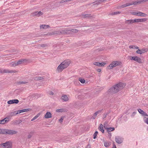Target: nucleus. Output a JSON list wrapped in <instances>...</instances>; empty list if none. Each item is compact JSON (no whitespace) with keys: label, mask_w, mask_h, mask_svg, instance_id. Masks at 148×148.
Masks as SVG:
<instances>
[{"label":"nucleus","mask_w":148,"mask_h":148,"mask_svg":"<svg viewBox=\"0 0 148 148\" xmlns=\"http://www.w3.org/2000/svg\"><path fill=\"white\" fill-rule=\"evenodd\" d=\"M125 86V84L120 82L112 87L108 90V91L112 94L116 93L123 89Z\"/></svg>","instance_id":"obj_1"},{"label":"nucleus","mask_w":148,"mask_h":148,"mask_svg":"<svg viewBox=\"0 0 148 148\" xmlns=\"http://www.w3.org/2000/svg\"><path fill=\"white\" fill-rule=\"evenodd\" d=\"M70 63V60H64L59 65L56 70L58 72H61L63 70L69 66Z\"/></svg>","instance_id":"obj_2"},{"label":"nucleus","mask_w":148,"mask_h":148,"mask_svg":"<svg viewBox=\"0 0 148 148\" xmlns=\"http://www.w3.org/2000/svg\"><path fill=\"white\" fill-rule=\"evenodd\" d=\"M12 144L10 142H6L5 143L0 144V148H11Z\"/></svg>","instance_id":"obj_3"},{"label":"nucleus","mask_w":148,"mask_h":148,"mask_svg":"<svg viewBox=\"0 0 148 148\" xmlns=\"http://www.w3.org/2000/svg\"><path fill=\"white\" fill-rule=\"evenodd\" d=\"M120 64V62L118 61L113 62L109 66L107 67V69H110L117 66L119 65Z\"/></svg>","instance_id":"obj_4"},{"label":"nucleus","mask_w":148,"mask_h":148,"mask_svg":"<svg viewBox=\"0 0 148 148\" xmlns=\"http://www.w3.org/2000/svg\"><path fill=\"white\" fill-rule=\"evenodd\" d=\"M133 14L138 16H141L143 17H146L147 15L144 13H142L140 12H134L133 13Z\"/></svg>","instance_id":"obj_5"},{"label":"nucleus","mask_w":148,"mask_h":148,"mask_svg":"<svg viewBox=\"0 0 148 148\" xmlns=\"http://www.w3.org/2000/svg\"><path fill=\"white\" fill-rule=\"evenodd\" d=\"M6 135H13L17 134L18 132L16 130H11L7 129L6 132Z\"/></svg>","instance_id":"obj_6"},{"label":"nucleus","mask_w":148,"mask_h":148,"mask_svg":"<svg viewBox=\"0 0 148 148\" xmlns=\"http://www.w3.org/2000/svg\"><path fill=\"white\" fill-rule=\"evenodd\" d=\"M69 28H66L64 30L58 31V33L61 34H67L68 32H69Z\"/></svg>","instance_id":"obj_7"},{"label":"nucleus","mask_w":148,"mask_h":148,"mask_svg":"<svg viewBox=\"0 0 148 148\" xmlns=\"http://www.w3.org/2000/svg\"><path fill=\"white\" fill-rule=\"evenodd\" d=\"M19 100L17 99H12L8 101V104H11L13 103L17 104L19 102Z\"/></svg>","instance_id":"obj_8"},{"label":"nucleus","mask_w":148,"mask_h":148,"mask_svg":"<svg viewBox=\"0 0 148 148\" xmlns=\"http://www.w3.org/2000/svg\"><path fill=\"white\" fill-rule=\"evenodd\" d=\"M147 49L145 48H143L141 49H138L136 51V53H137L141 54L147 52Z\"/></svg>","instance_id":"obj_9"},{"label":"nucleus","mask_w":148,"mask_h":148,"mask_svg":"<svg viewBox=\"0 0 148 148\" xmlns=\"http://www.w3.org/2000/svg\"><path fill=\"white\" fill-rule=\"evenodd\" d=\"M9 117H7L3 120L0 121V124H4L8 122L9 121Z\"/></svg>","instance_id":"obj_10"},{"label":"nucleus","mask_w":148,"mask_h":148,"mask_svg":"<svg viewBox=\"0 0 148 148\" xmlns=\"http://www.w3.org/2000/svg\"><path fill=\"white\" fill-rule=\"evenodd\" d=\"M115 141L118 144H121L123 142L122 139L119 136H116L115 137Z\"/></svg>","instance_id":"obj_11"},{"label":"nucleus","mask_w":148,"mask_h":148,"mask_svg":"<svg viewBox=\"0 0 148 148\" xmlns=\"http://www.w3.org/2000/svg\"><path fill=\"white\" fill-rule=\"evenodd\" d=\"M16 70H9L8 69H5L3 70V73H16Z\"/></svg>","instance_id":"obj_12"},{"label":"nucleus","mask_w":148,"mask_h":148,"mask_svg":"<svg viewBox=\"0 0 148 148\" xmlns=\"http://www.w3.org/2000/svg\"><path fill=\"white\" fill-rule=\"evenodd\" d=\"M138 110L139 113L141 114L143 116H148V115L141 109H139Z\"/></svg>","instance_id":"obj_13"},{"label":"nucleus","mask_w":148,"mask_h":148,"mask_svg":"<svg viewBox=\"0 0 148 148\" xmlns=\"http://www.w3.org/2000/svg\"><path fill=\"white\" fill-rule=\"evenodd\" d=\"M105 63L104 62H95L94 63V64L96 65L97 66H103L105 64Z\"/></svg>","instance_id":"obj_14"},{"label":"nucleus","mask_w":148,"mask_h":148,"mask_svg":"<svg viewBox=\"0 0 148 148\" xmlns=\"http://www.w3.org/2000/svg\"><path fill=\"white\" fill-rule=\"evenodd\" d=\"M44 117L46 118H50L51 117V114L49 112H47L45 115Z\"/></svg>","instance_id":"obj_15"},{"label":"nucleus","mask_w":148,"mask_h":148,"mask_svg":"<svg viewBox=\"0 0 148 148\" xmlns=\"http://www.w3.org/2000/svg\"><path fill=\"white\" fill-rule=\"evenodd\" d=\"M142 0H141L139 1H133L132 2V5H135L138 4H139L142 3H143V1H142Z\"/></svg>","instance_id":"obj_16"},{"label":"nucleus","mask_w":148,"mask_h":148,"mask_svg":"<svg viewBox=\"0 0 148 148\" xmlns=\"http://www.w3.org/2000/svg\"><path fill=\"white\" fill-rule=\"evenodd\" d=\"M103 125L102 124H100L98 127V129L101 131L103 133L104 132V130L103 129Z\"/></svg>","instance_id":"obj_17"},{"label":"nucleus","mask_w":148,"mask_h":148,"mask_svg":"<svg viewBox=\"0 0 148 148\" xmlns=\"http://www.w3.org/2000/svg\"><path fill=\"white\" fill-rule=\"evenodd\" d=\"M61 99L64 101H68L69 99L66 95H63L61 97Z\"/></svg>","instance_id":"obj_18"},{"label":"nucleus","mask_w":148,"mask_h":148,"mask_svg":"<svg viewBox=\"0 0 148 148\" xmlns=\"http://www.w3.org/2000/svg\"><path fill=\"white\" fill-rule=\"evenodd\" d=\"M7 129H1L0 134H6Z\"/></svg>","instance_id":"obj_19"},{"label":"nucleus","mask_w":148,"mask_h":148,"mask_svg":"<svg viewBox=\"0 0 148 148\" xmlns=\"http://www.w3.org/2000/svg\"><path fill=\"white\" fill-rule=\"evenodd\" d=\"M134 61L138 63H141V58L136 56H135Z\"/></svg>","instance_id":"obj_20"},{"label":"nucleus","mask_w":148,"mask_h":148,"mask_svg":"<svg viewBox=\"0 0 148 148\" xmlns=\"http://www.w3.org/2000/svg\"><path fill=\"white\" fill-rule=\"evenodd\" d=\"M134 23V20L130 19L126 21L125 23L128 24H131Z\"/></svg>","instance_id":"obj_21"},{"label":"nucleus","mask_w":148,"mask_h":148,"mask_svg":"<svg viewBox=\"0 0 148 148\" xmlns=\"http://www.w3.org/2000/svg\"><path fill=\"white\" fill-rule=\"evenodd\" d=\"M40 27V29H47L50 27V26H49V25H41Z\"/></svg>","instance_id":"obj_22"},{"label":"nucleus","mask_w":148,"mask_h":148,"mask_svg":"<svg viewBox=\"0 0 148 148\" xmlns=\"http://www.w3.org/2000/svg\"><path fill=\"white\" fill-rule=\"evenodd\" d=\"M25 61H26V60L25 59H21L19 60L17 62L18 64L19 65V64L22 63L23 62H24Z\"/></svg>","instance_id":"obj_23"},{"label":"nucleus","mask_w":148,"mask_h":148,"mask_svg":"<svg viewBox=\"0 0 148 148\" xmlns=\"http://www.w3.org/2000/svg\"><path fill=\"white\" fill-rule=\"evenodd\" d=\"M115 130L114 127H109L107 130L108 132H109L113 131Z\"/></svg>","instance_id":"obj_24"},{"label":"nucleus","mask_w":148,"mask_h":148,"mask_svg":"<svg viewBox=\"0 0 148 148\" xmlns=\"http://www.w3.org/2000/svg\"><path fill=\"white\" fill-rule=\"evenodd\" d=\"M69 31H70L71 32L75 33L77 32H78V30L76 29H70L69 28Z\"/></svg>","instance_id":"obj_25"},{"label":"nucleus","mask_w":148,"mask_h":148,"mask_svg":"<svg viewBox=\"0 0 148 148\" xmlns=\"http://www.w3.org/2000/svg\"><path fill=\"white\" fill-rule=\"evenodd\" d=\"M22 122V121L21 120L19 119L18 120H16L14 122V124L15 125H18Z\"/></svg>","instance_id":"obj_26"},{"label":"nucleus","mask_w":148,"mask_h":148,"mask_svg":"<svg viewBox=\"0 0 148 148\" xmlns=\"http://www.w3.org/2000/svg\"><path fill=\"white\" fill-rule=\"evenodd\" d=\"M31 110L30 108H27L23 110H21V112H27L30 111Z\"/></svg>","instance_id":"obj_27"},{"label":"nucleus","mask_w":148,"mask_h":148,"mask_svg":"<svg viewBox=\"0 0 148 148\" xmlns=\"http://www.w3.org/2000/svg\"><path fill=\"white\" fill-rule=\"evenodd\" d=\"M100 0H97L96 1H95L93 3H94V4H93V5H98L100 4L101 2Z\"/></svg>","instance_id":"obj_28"},{"label":"nucleus","mask_w":148,"mask_h":148,"mask_svg":"<svg viewBox=\"0 0 148 148\" xmlns=\"http://www.w3.org/2000/svg\"><path fill=\"white\" fill-rule=\"evenodd\" d=\"M78 80L82 84L84 83L85 82V79L81 78H79L78 79Z\"/></svg>","instance_id":"obj_29"},{"label":"nucleus","mask_w":148,"mask_h":148,"mask_svg":"<svg viewBox=\"0 0 148 148\" xmlns=\"http://www.w3.org/2000/svg\"><path fill=\"white\" fill-rule=\"evenodd\" d=\"M131 5H132V3H126L123 5H122V6L124 8L127 6H129Z\"/></svg>","instance_id":"obj_30"},{"label":"nucleus","mask_w":148,"mask_h":148,"mask_svg":"<svg viewBox=\"0 0 148 148\" xmlns=\"http://www.w3.org/2000/svg\"><path fill=\"white\" fill-rule=\"evenodd\" d=\"M40 114L39 113H38L37 114L36 116L34 117L31 120V121H33L35 120L36 119H37L40 116Z\"/></svg>","instance_id":"obj_31"},{"label":"nucleus","mask_w":148,"mask_h":148,"mask_svg":"<svg viewBox=\"0 0 148 148\" xmlns=\"http://www.w3.org/2000/svg\"><path fill=\"white\" fill-rule=\"evenodd\" d=\"M43 79V77L40 76L36 77L34 78V79L36 80H41Z\"/></svg>","instance_id":"obj_32"},{"label":"nucleus","mask_w":148,"mask_h":148,"mask_svg":"<svg viewBox=\"0 0 148 148\" xmlns=\"http://www.w3.org/2000/svg\"><path fill=\"white\" fill-rule=\"evenodd\" d=\"M82 16L84 18H88L91 16V15L89 14H85L82 15Z\"/></svg>","instance_id":"obj_33"},{"label":"nucleus","mask_w":148,"mask_h":148,"mask_svg":"<svg viewBox=\"0 0 148 148\" xmlns=\"http://www.w3.org/2000/svg\"><path fill=\"white\" fill-rule=\"evenodd\" d=\"M104 145L105 147H108L110 145V144L108 142H105L104 143Z\"/></svg>","instance_id":"obj_34"},{"label":"nucleus","mask_w":148,"mask_h":148,"mask_svg":"<svg viewBox=\"0 0 148 148\" xmlns=\"http://www.w3.org/2000/svg\"><path fill=\"white\" fill-rule=\"evenodd\" d=\"M16 114V111H14L10 113L9 116H13L15 115Z\"/></svg>","instance_id":"obj_35"},{"label":"nucleus","mask_w":148,"mask_h":148,"mask_svg":"<svg viewBox=\"0 0 148 148\" xmlns=\"http://www.w3.org/2000/svg\"><path fill=\"white\" fill-rule=\"evenodd\" d=\"M121 13V12L120 11H117L115 12H113L111 13L112 15H116L118 14H120Z\"/></svg>","instance_id":"obj_36"},{"label":"nucleus","mask_w":148,"mask_h":148,"mask_svg":"<svg viewBox=\"0 0 148 148\" xmlns=\"http://www.w3.org/2000/svg\"><path fill=\"white\" fill-rule=\"evenodd\" d=\"M143 119L144 122L148 125V118H146L145 117Z\"/></svg>","instance_id":"obj_37"},{"label":"nucleus","mask_w":148,"mask_h":148,"mask_svg":"<svg viewBox=\"0 0 148 148\" xmlns=\"http://www.w3.org/2000/svg\"><path fill=\"white\" fill-rule=\"evenodd\" d=\"M98 134L97 131H96L93 134V138L95 139L96 138L97 134Z\"/></svg>","instance_id":"obj_38"},{"label":"nucleus","mask_w":148,"mask_h":148,"mask_svg":"<svg viewBox=\"0 0 148 148\" xmlns=\"http://www.w3.org/2000/svg\"><path fill=\"white\" fill-rule=\"evenodd\" d=\"M38 12H35L32 13L31 15L32 16H38Z\"/></svg>","instance_id":"obj_39"},{"label":"nucleus","mask_w":148,"mask_h":148,"mask_svg":"<svg viewBox=\"0 0 148 148\" xmlns=\"http://www.w3.org/2000/svg\"><path fill=\"white\" fill-rule=\"evenodd\" d=\"M27 83V82H24V81H22V82H18V84H25Z\"/></svg>","instance_id":"obj_40"},{"label":"nucleus","mask_w":148,"mask_h":148,"mask_svg":"<svg viewBox=\"0 0 148 148\" xmlns=\"http://www.w3.org/2000/svg\"><path fill=\"white\" fill-rule=\"evenodd\" d=\"M63 109H57L56 110V112H63Z\"/></svg>","instance_id":"obj_41"},{"label":"nucleus","mask_w":148,"mask_h":148,"mask_svg":"<svg viewBox=\"0 0 148 148\" xmlns=\"http://www.w3.org/2000/svg\"><path fill=\"white\" fill-rule=\"evenodd\" d=\"M48 46V44H45L40 45V46L42 47H45Z\"/></svg>","instance_id":"obj_42"},{"label":"nucleus","mask_w":148,"mask_h":148,"mask_svg":"<svg viewBox=\"0 0 148 148\" xmlns=\"http://www.w3.org/2000/svg\"><path fill=\"white\" fill-rule=\"evenodd\" d=\"M109 114V113H105L103 114V119H104L107 116V115Z\"/></svg>","instance_id":"obj_43"},{"label":"nucleus","mask_w":148,"mask_h":148,"mask_svg":"<svg viewBox=\"0 0 148 148\" xmlns=\"http://www.w3.org/2000/svg\"><path fill=\"white\" fill-rule=\"evenodd\" d=\"M43 14V13L41 12V11H40L39 12H38V16H39L41 15H42Z\"/></svg>","instance_id":"obj_44"},{"label":"nucleus","mask_w":148,"mask_h":148,"mask_svg":"<svg viewBox=\"0 0 148 148\" xmlns=\"http://www.w3.org/2000/svg\"><path fill=\"white\" fill-rule=\"evenodd\" d=\"M18 64L17 63V62H15L13 63L12 64V66H16L18 65Z\"/></svg>","instance_id":"obj_45"},{"label":"nucleus","mask_w":148,"mask_h":148,"mask_svg":"<svg viewBox=\"0 0 148 148\" xmlns=\"http://www.w3.org/2000/svg\"><path fill=\"white\" fill-rule=\"evenodd\" d=\"M146 19L145 18H143V19H140V22H143L145 21H146Z\"/></svg>","instance_id":"obj_46"},{"label":"nucleus","mask_w":148,"mask_h":148,"mask_svg":"<svg viewBox=\"0 0 148 148\" xmlns=\"http://www.w3.org/2000/svg\"><path fill=\"white\" fill-rule=\"evenodd\" d=\"M134 23L140 22V19H134Z\"/></svg>","instance_id":"obj_47"},{"label":"nucleus","mask_w":148,"mask_h":148,"mask_svg":"<svg viewBox=\"0 0 148 148\" xmlns=\"http://www.w3.org/2000/svg\"><path fill=\"white\" fill-rule=\"evenodd\" d=\"M129 57L130 58V59L131 60H133L134 61L135 56H130Z\"/></svg>","instance_id":"obj_48"},{"label":"nucleus","mask_w":148,"mask_h":148,"mask_svg":"<svg viewBox=\"0 0 148 148\" xmlns=\"http://www.w3.org/2000/svg\"><path fill=\"white\" fill-rule=\"evenodd\" d=\"M136 114V112H133V113L132 114V115H131V116L132 117H134L135 115Z\"/></svg>","instance_id":"obj_49"},{"label":"nucleus","mask_w":148,"mask_h":148,"mask_svg":"<svg viewBox=\"0 0 148 148\" xmlns=\"http://www.w3.org/2000/svg\"><path fill=\"white\" fill-rule=\"evenodd\" d=\"M97 114H97V113L96 112H95L94 114V116L92 117H93V119H95L96 118V116Z\"/></svg>","instance_id":"obj_50"},{"label":"nucleus","mask_w":148,"mask_h":148,"mask_svg":"<svg viewBox=\"0 0 148 148\" xmlns=\"http://www.w3.org/2000/svg\"><path fill=\"white\" fill-rule=\"evenodd\" d=\"M16 111V114L22 113V112H21V110H18Z\"/></svg>","instance_id":"obj_51"},{"label":"nucleus","mask_w":148,"mask_h":148,"mask_svg":"<svg viewBox=\"0 0 148 148\" xmlns=\"http://www.w3.org/2000/svg\"><path fill=\"white\" fill-rule=\"evenodd\" d=\"M108 122L107 121H105L104 123L103 126H106L108 125Z\"/></svg>","instance_id":"obj_52"},{"label":"nucleus","mask_w":148,"mask_h":148,"mask_svg":"<svg viewBox=\"0 0 148 148\" xmlns=\"http://www.w3.org/2000/svg\"><path fill=\"white\" fill-rule=\"evenodd\" d=\"M48 93L50 94V95H53V92H52V91H49L48 92Z\"/></svg>","instance_id":"obj_53"},{"label":"nucleus","mask_w":148,"mask_h":148,"mask_svg":"<svg viewBox=\"0 0 148 148\" xmlns=\"http://www.w3.org/2000/svg\"><path fill=\"white\" fill-rule=\"evenodd\" d=\"M103 126H104V128L106 130L108 128H109L108 125H107Z\"/></svg>","instance_id":"obj_54"},{"label":"nucleus","mask_w":148,"mask_h":148,"mask_svg":"<svg viewBox=\"0 0 148 148\" xmlns=\"http://www.w3.org/2000/svg\"><path fill=\"white\" fill-rule=\"evenodd\" d=\"M63 120V118L62 117L61 118V119L59 120V121L61 122H62Z\"/></svg>","instance_id":"obj_55"},{"label":"nucleus","mask_w":148,"mask_h":148,"mask_svg":"<svg viewBox=\"0 0 148 148\" xmlns=\"http://www.w3.org/2000/svg\"><path fill=\"white\" fill-rule=\"evenodd\" d=\"M32 136V135L29 134L28 136V138H30Z\"/></svg>","instance_id":"obj_56"},{"label":"nucleus","mask_w":148,"mask_h":148,"mask_svg":"<svg viewBox=\"0 0 148 148\" xmlns=\"http://www.w3.org/2000/svg\"><path fill=\"white\" fill-rule=\"evenodd\" d=\"M101 111H102V110H99V111L96 112L97 113V114H99L101 112Z\"/></svg>","instance_id":"obj_57"},{"label":"nucleus","mask_w":148,"mask_h":148,"mask_svg":"<svg viewBox=\"0 0 148 148\" xmlns=\"http://www.w3.org/2000/svg\"><path fill=\"white\" fill-rule=\"evenodd\" d=\"M64 2H65L64 1V0H62L61 1H60V2H59L60 3H63Z\"/></svg>","instance_id":"obj_58"},{"label":"nucleus","mask_w":148,"mask_h":148,"mask_svg":"<svg viewBox=\"0 0 148 148\" xmlns=\"http://www.w3.org/2000/svg\"><path fill=\"white\" fill-rule=\"evenodd\" d=\"M97 72H99L101 71V69H97Z\"/></svg>","instance_id":"obj_59"},{"label":"nucleus","mask_w":148,"mask_h":148,"mask_svg":"<svg viewBox=\"0 0 148 148\" xmlns=\"http://www.w3.org/2000/svg\"><path fill=\"white\" fill-rule=\"evenodd\" d=\"M129 48H130V49H132V48H133V46H132V45H130L129 46Z\"/></svg>","instance_id":"obj_60"},{"label":"nucleus","mask_w":148,"mask_h":148,"mask_svg":"<svg viewBox=\"0 0 148 148\" xmlns=\"http://www.w3.org/2000/svg\"><path fill=\"white\" fill-rule=\"evenodd\" d=\"M112 148H116V145L114 144L113 145V146Z\"/></svg>","instance_id":"obj_61"},{"label":"nucleus","mask_w":148,"mask_h":148,"mask_svg":"<svg viewBox=\"0 0 148 148\" xmlns=\"http://www.w3.org/2000/svg\"><path fill=\"white\" fill-rule=\"evenodd\" d=\"M147 1H148V0H142V1H143V2H146Z\"/></svg>","instance_id":"obj_62"},{"label":"nucleus","mask_w":148,"mask_h":148,"mask_svg":"<svg viewBox=\"0 0 148 148\" xmlns=\"http://www.w3.org/2000/svg\"><path fill=\"white\" fill-rule=\"evenodd\" d=\"M135 48H136V49H139V47L137 46H136Z\"/></svg>","instance_id":"obj_63"},{"label":"nucleus","mask_w":148,"mask_h":148,"mask_svg":"<svg viewBox=\"0 0 148 148\" xmlns=\"http://www.w3.org/2000/svg\"><path fill=\"white\" fill-rule=\"evenodd\" d=\"M136 47V46L135 45H133V48L134 49Z\"/></svg>","instance_id":"obj_64"}]
</instances>
